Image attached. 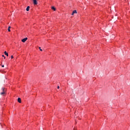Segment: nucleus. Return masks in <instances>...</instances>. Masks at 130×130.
Here are the masks:
<instances>
[{"mask_svg": "<svg viewBox=\"0 0 130 130\" xmlns=\"http://www.w3.org/2000/svg\"><path fill=\"white\" fill-rule=\"evenodd\" d=\"M57 89H59V86H57Z\"/></svg>", "mask_w": 130, "mask_h": 130, "instance_id": "14", "label": "nucleus"}, {"mask_svg": "<svg viewBox=\"0 0 130 130\" xmlns=\"http://www.w3.org/2000/svg\"><path fill=\"white\" fill-rule=\"evenodd\" d=\"M4 53H5V55L9 56V54L8 53V52H7V51H5Z\"/></svg>", "mask_w": 130, "mask_h": 130, "instance_id": "7", "label": "nucleus"}, {"mask_svg": "<svg viewBox=\"0 0 130 130\" xmlns=\"http://www.w3.org/2000/svg\"><path fill=\"white\" fill-rule=\"evenodd\" d=\"M2 68H5V66L4 65H2Z\"/></svg>", "mask_w": 130, "mask_h": 130, "instance_id": "13", "label": "nucleus"}, {"mask_svg": "<svg viewBox=\"0 0 130 130\" xmlns=\"http://www.w3.org/2000/svg\"><path fill=\"white\" fill-rule=\"evenodd\" d=\"M39 49H40V51H42V49H41V47H39Z\"/></svg>", "mask_w": 130, "mask_h": 130, "instance_id": "10", "label": "nucleus"}, {"mask_svg": "<svg viewBox=\"0 0 130 130\" xmlns=\"http://www.w3.org/2000/svg\"><path fill=\"white\" fill-rule=\"evenodd\" d=\"M51 9H52V10H53V11H55V10H56L55 7H52L51 8Z\"/></svg>", "mask_w": 130, "mask_h": 130, "instance_id": "8", "label": "nucleus"}, {"mask_svg": "<svg viewBox=\"0 0 130 130\" xmlns=\"http://www.w3.org/2000/svg\"><path fill=\"white\" fill-rule=\"evenodd\" d=\"M11 29V26H9L8 27V31L9 32H11V29Z\"/></svg>", "mask_w": 130, "mask_h": 130, "instance_id": "9", "label": "nucleus"}, {"mask_svg": "<svg viewBox=\"0 0 130 130\" xmlns=\"http://www.w3.org/2000/svg\"><path fill=\"white\" fill-rule=\"evenodd\" d=\"M29 9H30V6H27L26 9V11L28 12Z\"/></svg>", "mask_w": 130, "mask_h": 130, "instance_id": "5", "label": "nucleus"}, {"mask_svg": "<svg viewBox=\"0 0 130 130\" xmlns=\"http://www.w3.org/2000/svg\"><path fill=\"white\" fill-rule=\"evenodd\" d=\"M74 14H77V10H74L72 15V16L74 15Z\"/></svg>", "mask_w": 130, "mask_h": 130, "instance_id": "3", "label": "nucleus"}, {"mask_svg": "<svg viewBox=\"0 0 130 130\" xmlns=\"http://www.w3.org/2000/svg\"><path fill=\"white\" fill-rule=\"evenodd\" d=\"M11 58H12V59L14 58V56L11 55Z\"/></svg>", "mask_w": 130, "mask_h": 130, "instance_id": "11", "label": "nucleus"}, {"mask_svg": "<svg viewBox=\"0 0 130 130\" xmlns=\"http://www.w3.org/2000/svg\"><path fill=\"white\" fill-rule=\"evenodd\" d=\"M34 4L37 5V0H33Z\"/></svg>", "mask_w": 130, "mask_h": 130, "instance_id": "4", "label": "nucleus"}, {"mask_svg": "<svg viewBox=\"0 0 130 130\" xmlns=\"http://www.w3.org/2000/svg\"><path fill=\"white\" fill-rule=\"evenodd\" d=\"M3 92H1L0 94L1 95H2L3 96H4V95L6 94V92H7V89L3 87L2 88Z\"/></svg>", "mask_w": 130, "mask_h": 130, "instance_id": "1", "label": "nucleus"}, {"mask_svg": "<svg viewBox=\"0 0 130 130\" xmlns=\"http://www.w3.org/2000/svg\"><path fill=\"white\" fill-rule=\"evenodd\" d=\"M28 39L27 38H25L24 39H22L21 40L22 42H26L27 41V40Z\"/></svg>", "mask_w": 130, "mask_h": 130, "instance_id": "2", "label": "nucleus"}, {"mask_svg": "<svg viewBox=\"0 0 130 130\" xmlns=\"http://www.w3.org/2000/svg\"><path fill=\"white\" fill-rule=\"evenodd\" d=\"M18 102H19V103H21V98H19L17 100Z\"/></svg>", "mask_w": 130, "mask_h": 130, "instance_id": "6", "label": "nucleus"}, {"mask_svg": "<svg viewBox=\"0 0 130 130\" xmlns=\"http://www.w3.org/2000/svg\"><path fill=\"white\" fill-rule=\"evenodd\" d=\"M2 56H3V57H4V59H5V58H6V56H5V55H2Z\"/></svg>", "mask_w": 130, "mask_h": 130, "instance_id": "12", "label": "nucleus"}]
</instances>
